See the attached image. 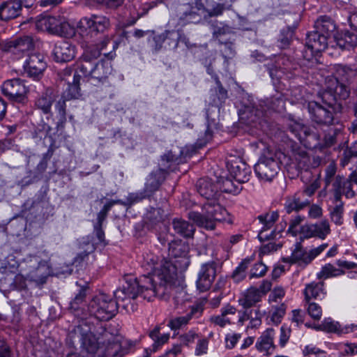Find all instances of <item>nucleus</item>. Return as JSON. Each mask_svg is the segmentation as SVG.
I'll return each instance as SVG.
<instances>
[{"label": "nucleus", "mask_w": 357, "mask_h": 357, "mask_svg": "<svg viewBox=\"0 0 357 357\" xmlns=\"http://www.w3.org/2000/svg\"><path fill=\"white\" fill-rule=\"evenodd\" d=\"M153 281L145 275H142L139 280L130 277L114 292L116 301L105 294H99L90 301L89 311L100 321L112 319L120 307L128 313L134 312L137 309L135 299L138 296L149 301L157 296V289L153 285Z\"/></svg>", "instance_id": "nucleus-1"}, {"label": "nucleus", "mask_w": 357, "mask_h": 357, "mask_svg": "<svg viewBox=\"0 0 357 357\" xmlns=\"http://www.w3.org/2000/svg\"><path fill=\"white\" fill-rule=\"evenodd\" d=\"M188 252V244L177 240L169 243V259H160L151 252L144 256L142 267L145 273L143 275L153 280L152 284L157 289V296L164 294L166 289L172 287L177 269L189 264Z\"/></svg>", "instance_id": "nucleus-2"}, {"label": "nucleus", "mask_w": 357, "mask_h": 357, "mask_svg": "<svg viewBox=\"0 0 357 357\" xmlns=\"http://www.w3.org/2000/svg\"><path fill=\"white\" fill-rule=\"evenodd\" d=\"M198 193L205 199L213 200L204 205V214L197 212H190L189 218L199 227L212 230L217 222H230L229 214L220 204L215 202L220 193L218 192V182L215 183L210 178H200L197 183Z\"/></svg>", "instance_id": "nucleus-3"}, {"label": "nucleus", "mask_w": 357, "mask_h": 357, "mask_svg": "<svg viewBox=\"0 0 357 357\" xmlns=\"http://www.w3.org/2000/svg\"><path fill=\"white\" fill-rule=\"evenodd\" d=\"M105 55L109 56V59H101L96 63L87 61L84 63H80L79 66V71L82 73L84 76L91 77L98 82H105L113 71L111 60L116 54L111 52L108 54H105Z\"/></svg>", "instance_id": "nucleus-4"}, {"label": "nucleus", "mask_w": 357, "mask_h": 357, "mask_svg": "<svg viewBox=\"0 0 357 357\" xmlns=\"http://www.w3.org/2000/svg\"><path fill=\"white\" fill-rule=\"evenodd\" d=\"M111 26L109 19L101 15H91L80 20L77 31L83 37H88L89 33H103Z\"/></svg>", "instance_id": "nucleus-5"}, {"label": "nucleus", "mask_w": 357, "mask_h": 357, "mask_svg": "<svg viewBox=\"0 0 357 357\" xmlns=\"http://www.w3.org/2000/svg\"><path fill=\"white\" fill-rule=\"evenodd\" d=\"M73 337L80 343L81 348L89 354H95L99 348V343L96 336L86 324L76 326L73 333Z\"/></svg>", "instance_id": "nucleus-6"}, {"label": "nucleus", "mask_w": 357, "mask_h": 357, "mask_svg": "<svg viewBox=\"0 0 357 357\" xmlns=\"http://www.w3.org/2000/svg\"><path fill=\"white\" fill-rule=\"evenodd\" d=\"M349 89L337 79H328L326 90L321 95L325 103L331 107L337 99L345 100L349 96Z\"/></svg>", "instance_id": "nucleus-7"}, {"label": "nucleus", "mask_w": 357, "mask_h": 357, "mask_svg": "<svg viewBox=\"0 0 357 357\" xmlns=\"http://www.w3.org/2000/svg\"><path fill=\"white\" fill-rule=\"evenodd\" d=\"M1 91L3 94L9 99L18 102L24 100L28 91L24 81L20 79L5 81L1 86Z\"/></svg>", "instance_id": "nucleus-8"}, {"label": "nucleus", "mask_w": 357, "mask_h": 357, "mask_svg": "<svg viewBox=\"0 0 357 357\" xmlns=\"http://www.w3.org/2000/svg\"><path fill=\"white\" fill-rule=\"evenodd\" d=\"M278 162L272 158L263 157L255 165V172L257 176L263 181H271L278 173Z\"/></svg>", "instance_id": "nucleus-9"}, {"label": "nucleus", "mask_w": 357, "mask_h": 357, "mask_svg": "<svg viewBox=\"0 0 357 357\" xmlns=\"http://www.w3.org/2000/svg\"><path fill=\"white\" fill-rule=\"evenodd\" d=\"M107 338V346L105 349L106 355L111 357H123L128 352L127 346H132V344L120 335H112L105 333Z\"/></svg>", "instance_id": "nucleus-10"}, {"label": "nucleus", "mask_w": 357, "mask_h": 357, "mask_svg": "<svg viewBox=\"0 0 357 357\" xmlns=\"http://www.w3.org/2000/svg\"><path fill=\"white\" fill-rule=\"evenodd\" d=\"M44 56L40 53H34L29 55L24 64V72L27 76L33 79H38L43 75L47 67Z\"/></svg>", "instance_id": "nucleus-11"}, {"label": "nucleus", "mask_w": 357, "mask_h": 357, "mask_svg": "<svg viewBox=\"0 0 357 357\" xmlns=\"http://www.w3.org/2000/svg\"><path fill=\"white\" fill-rule=\"evenodd\" d=\"M216 277V264L213 261L202 265L196 282L197 288L201 292L208 291Z\"/></svg>", "instance_id": "nucleus-12"}, {"label": "nucleus", "mask_w": 357, "mask_h": 357, "mask_svg": "<svg viewBox=\"0 0 357 357\" xmlns=\"http://www.w3.org/2000/svg\"><path fill=\"white\" fill-rule=\"evenodd\" d=\"M28 262L31 270L29 272V276L31 279L44 282L47 277L51 273V268L49 261L41 259L38 256H32L29 257Z\"/></svg>", "instance_id": "nucleus-13"}, {"label": "nucleus", "mask_w": 357, "mask_h": 357, "mask_svg": "<svg viewBox=\"0 0 357 357\" xmlns=\"http://www.w3.org/2000/svg\"><path fill=\"white\" fill-rule=\"evenodd\" d=\"M33 47V38L25 36L8 42L3 47V51L10 52L15 56L16 59H20L32 50Z\"/></svg>", "instance_id": "nucleus-14"}, {"label": "nucleus", "mask_w": 357, "mask_h": 357, "mask_svg": "<svg viewBox=\"0 0 357 357\" xmlns=\"http://www.w3.org/2000/svg\"><path fill=\"white\" fill-rule=\"evenodd\" d=\"M312 260V249L305 243L298 242L290 257L283 259L284 262L308 264Z\"/></svg>", "instance_id": "nucleus-15"}, {"label": "nucleus", "mask_w": 357, "mask_h": 357, "mask_svg": "<svg viewBox=\"0 0 357 357\" xmlns=\"http://www.w3.org/2000/svg\"><path fill=\"white\" fill-rule=\"evenodd\" d=\"M321 315V307L314 303V330L338 334L344 333L340 324L331 318L325 319L321 324H316L315 320H319Z\"/></svg>", "instance_id": "nucleus-16"}, {"label": "nucleus", "mask_w": 357, "mask_h": 357, "mask_svg": "<svg viewBox=\"0 0 357 357\" xmlns=\"http://www.w3.org/2000/svg\"><path fill=\"white\" fill-rule=\"evenodd\" d=\"M53 56L57 62H68L76 54V47L68 41H58L53 49Z\"/></svg>", "instance_id": "nucleus-17"}, {"label": "nucleus", "mask_w": 357, "mask_h": 357, "mask_svg": "<svg viewBox=\"0 0 357 357\" xmlns=\"http://www.w3.org/2000/svg\"><path fill=\"white\" fill-rule=\"evenodd\" d=\"M261 313L259 310L250 309L238 312V325L243 326L245 321H248L246 331L258 328L262 323Z\"/></svg>", "instance_id": "nucleus-18"}, {"label": "nucleus", "mask_w": 357, "mask_h": 357, "mask_svg": "<svg viewBox=\"0 0 357 357\" xmlns=\"http://www.w3.org/2000/svg\"><path fill=\"white\" fill-rule=\"evenodd\" d=\"M301 179L305 184L303 190L297 192L294 195L300 197V202L305 207L310 204V199L312 196V172L309 169H303L301 172Z\"/></svg>", "instance_id": "nucleus-19"}, {"label": "nucleus", "mask_w": 357, "mask_h": 357, "mask_svg": "<svg viewBox=\"0 0 357 357\" xmlns=\"http://www.w3.org/2000/svg\"><path fill=\"white\" fill-rule=\"evenodd\" d=\"M278 218L279 215L277 211H272L258 216V220L262 225L261 229L258 235L261 241L275 238V231H272L270 234L265 232L273 226Z\"/></svg>", "instance_id": "nucleus-20"}, {"label": "nucleus", "mask_w": 357, "mask_h": 357, "mask_svg": "<svg viewBox=\"0 0 357 357\" xmlns=\"http://www.w3.org/2000/svg\"><path fill=\"white\" fill-rule=\"evenodd\" d=\"M333 186L335 202H340L342 195H344L347 198H352L355 195L351 181L344 177H336Z\"/></svg>", "instance_id": "nucleus-21"}, {"label": "nucleus", "mask_w": 357, "mask_h": 357, "mask_svg": "<svg viewBox=\"0 0 357 357\" xmlns=\"http://www.w3.org/2000/svg\"><path fill=\"white\" fill-rule=\"evenodd\" d=\"M275 334V330L272 328L265 330L256 342L255 347L260 352L272 353L275 349L274 344Z\"/></svg>", "instance_id": "nucleus-22"}, {"label": "nucleus", "mask_w": 357, "mask_h": 357, "mask_svg": "<svg viewBox=\"0 0 357 357\" xmlns=\"http://www.w3.org/2000/svg\"><path fill=\"white\" fill-rule=\"evenodd\" d=\"M164 180L165 172L161 169H158L150 174L146 178L143 195L141 199L151 196L153 192L159 188Z\"/></svg>", "instance_id": "nucleus-23"}, {"label": "nucleus", "mask_w": 357, "mask_h": 357, "mask_svg": "<svg viewBox=\"0 0 357 357\" xmlns=\"http://www.w3.org/2000/svg\"><path fill=\"white\" fill-rule=\"evenodd\" d=\"M60 25V21L56 17L50 15H40L35 22L36 28L38 31L52 33H59L61 30Z\"/></svg>", "instance_id": "nucleus-24"}, {"label": "nucleus", "mask_w": 357, "mask_h": 357, "mask_svg": "<svg viewBox=\"0 0 357 357\" xmlns=\"http://www.w3.org/2000/svg\"><path fill=\"white\" fill-rule=\"evenodd\" d=\"M22 10V2L8 0L0 5V20L8 21L18 17Z\"/></svg>", "instance_id": "nucleus-25"}, {"label": "nucleus", "mask_w": 357, "mask_h": 357, "mask_svg": "<svg viewBox=\"0 0 357 357\" xmlns=\"http://www.w3.org/2000/svg\"><path fill=\"white\" fill-rule=\"evenodd\" d=\"M229 171L238 184L248 182L251 175L250 168L241 161L231 163L229 167Z\"/></svg>", "instance_id": "nucleus-26"}, {"label": "nucleus", "mask_w": 357, "mask_h": 357, "mask_svg": "<svg viewBox=\"0 0 357 357\" xmlns=\"http://www.w3.org/2000/svg\"><path fill=\"white\" fill-rule=\"evenodd\" d=\"M54 101L53 91L51 89H47L36 99L35 105L43 113L50 114Z\"/></svg>", "instance_id": "nucleus-27"}, {"label": "nucleus", "mask_w": 357, "mask_h": 357, "mask_svg": "<svg viewBox=\"0 0 357 357\" xmlns=\"http://www.w3.org/2000/svg\"><path fill=\"white\" fill-rule=\"evenodd\" d=\"M259 291L255 287L248 288L244 291L238 299V303L245 310H250V307L261 301Z\"/></svg>", "instance_id": "nucleus-28"}, {"label": "nucleus", "mask_w": 357, "mask_h": 357, "mask_svg": "<svg viewBox=\"0 0 357 357\" xmlns=\"http://www.w3.org/2000/svg\"><path fill=\"white\" fill-rule=\"evenodd\" d=\"M335 39L338 45L342 49H350L356 46L357 37L349 31L338 33L335 36Z\"/></svg>", "instance_id": "nucleus-29"}, {"label": "nucleus", "mask_w": 357, "mask_h": 357, "mask_svg": "<svg viewBox=\"0 0 357 357\" xmlns=\"http://www.w3.org/2000/svg\"><path fill=\"white\" fill-rule=\"evenodd\" d=\"M109 43V40L105 39L99 45H96L86 47L82 56V60L81 63H84L86 61L92 62V59L98 58L100 55L101 51Z\"/></svg>", "instance_id": "nucleus-30"}, {"label": "nucleus", "mask_w": 357, "mask_h": 357, "mask_svg": "<svg viewBox=\"0 0 357 357\" xmlns=\"http://www.w3.org/2000/svg\"><path fill=\"white\" fill-rule=\"evenodd\" d=\"M198 312L199 307L192 306L190 308V312L186 315L178 317L171 319L169 321L168 326L172 330L178 329L183 326L186 325L188 321Z\"/></svg>", "instance_id": "nucleus-31"}, {"label": "nucleus", "mask_w": 357, "mask_h": 357, "mask_svg": "<svg viewBox=\"0 0 357 357\" xmlns=\"http://www.w3.org/2000/svg\"><path fill=\"white\" fill-rule=\"evenodd\" d=\"M174 231L184 237H191L195 231L192 225L182 219H174L172 222Z\"/></svg>", "instance_id": "nucleus-32"}, {"label": "nucleus", "mask_w": 357, "mask_h": 357, "mask_svg": "<svg viewBox=\"0 0 357 357\" xmlns=\"http://www.w3.org/2000/svg\"><path fill=\"white\" fill-rule=\"evenodd\" d=\"M314 121L318 123L329 124L333 121L332 113L316 104V107H314Z\"/></svg>", "instance_id": "nucleus-33"}, {"label": "nucleus", "mask_w": 357, "mask_h": 357, "mask_svg": "<svg viewBox=\"0 0 357 357\" xmlns=\"http://www.w3.org/2000/svg\"><path fill=\"white\" fill-rule=\"evenodd\" d=\"M218 192L238 193L241 190L239 185H236L229 178H220L218 181Z\"/></svg>", "instance_id": "nucleus-34"}, {"label": "nucleus", "mask_w": 357, "mask_h": 357, "mask_svg": "<svg viewBox=\"0 0 357 357\" xmlns=\"http://www.w3.org/2000/svg\"><path fill=\"white\" fill-rule=\"evenodd\" d=\"M251 259L245 258L238 264L232 273V278L235 282H240L245 278L246 270L248 269Z\"/></svg>", "instance_id": "nucleus-35"}, {"label": "nucleus", "mask_w": 357, "mask_h": 357, "mask_svg": "<svg viewBox=\"0 0 357 357\" xmlns=\"http://www.w3.org/2000/svg\"><path fill=\"white\" fill-rule=\"evenodd\" d=\"M79 80L80 76L77 73H74L72 81L68 79V90L66 97L69 99L77 98L79 96Z\"/></svg>", "instance_id": "nucleus-36"}, {"label": "nucleus", "mask_w": 357, "mask_h": 357, "mask_svg": "<svg viewBox=\"0 0 357 357\" xmlns=\"http://www.w3.org/2000/svg\"><path fill=\"white\" fill-rule=\"evenodd\" d=\"M273 310L269 316L268 324L278 326L282 322L286 313L287 306L284 303H282L278 306L273 307Z\"/></svg>", "instance_id": "nucleus-37"}, {"label": "nucleus", "mask_w": 357, "mask_h": 357, "mask_svg": "<svg viewBox=\"0 0 357 357\" xmlns=\"http://www.w3.org/2000/svg\"><path fill=\"white\" fill-rule=\"evenodd\" d=\"M299 200L300 197L296 196L295 195L287 197L284 208L287 213H291L293 211H298L305 207Z\"/></svg>", "instance_id": "nucleus-38"}, {"label": "nucleus", "mask_w": 357, "mask_h": 357, "mask_svg": "<svg viewBox=\"0 0 357 357\" xmlns=\"http://www.w3.org/2000/svg\"><path fill=\"white\" fill-rule=\"evenodd\" d=\"M328 222L326 220L314 225V238L324 239L330 233Z\"/></svg>", "instance_id": "nucleus-39"}, {"label": "nucleus", "mask_w": 357, "mask_h": 357, "mask_svg": "<svg viewBox=\"0 0 357 357\" xmlns=\"http://www.w3.org/2000/svg\"><path fill=\"white\" fill-rule=\"evenodd\" d=\"M343 273V271L328 264L322 268L321 271L317 274V276L318 279L322 280L329 277L338 276Z\"/></svg>", "instance_id": "nucleus-40"}, {"label": "nucleus", "mask_w": 357, "mask_h": 357, "mask_svg": "<svg viewBox=\"0 0 357 357\" xmlns=\"http://www.w3.org/2000/svg\"><path fill=\"white\" fill-rule=\"evenodd\" d=\"M225 10V6L222 3L217 2L208 3L206 6L203 8L209 17H216L221 15Z\"/></svg>", "instance_id": "nucleus-41"}, {"label": "nucleus", "mask_w": 357, "mask_h": 357, "mask_svg": "<svg viewBox=\"0 0 357 357\" xmlns=\"http://www.w3.org/2000/svg\"><path fill=\"white\" fill-rule=\"evenodd\" d=\"M304 217L300 215H296L292 217L289 221V226L287 229V233L291 234L293 236H296L298 234L301 224L303 222Z\"/></svg>", "instance_id": "nucleus-42"}, {"label": "nucleus", "mask_w": 357, "mask_h": 357, "mask_svg": "<svg viewBox=\"0 0 357 357\" xmlns=\"http://www.w3.org/2000/svg\"><path fill=\"white\" fill-rule=\"evenodd\" d=\"M268 271L267 266L262 262H258L253 265L250 271L249 278H258L264 276Z\"/></svg>", "instance_id": "nucleus-43"}, {"label": "nucleus", "mask_w": 357, "mask_h": 357, "mask_svg": "<svg viewBox=\"0 0 357 357\" xmlns=\"http://www.w3.org/2000/svg\"><path fill=\"white\" fill-rule=\"evenodd\" d=\"M327 36L314 32V50L317 52L324 51L328 45Z\"/></svg>", "instance_id": "nucleus-44"}, {"label": "nucleus", "mask_w": 357, "mask_h": 357, "mask_svg": "<svg viewBox=\"0 0 357 357\" xmlns=\"http://www.w3.org/2000/svg\"><path fill=\"white\" fill-rule=\"evenodd\" d=\"M336 205L331 212L332 220L337 225H341L342 222V215L344 211L343 204L340 202H336Z\"/></svg>", "instance_id": "nucleus-45"}, {"label": "nucleus", "mask_w": 357, "mask_h": 357, "mask_svg": "<svg viewBox=\"0 0 357 357\" xmlns=\"http://www.w3.org/2000/svg\"><path fill=\"white\" fill-rule=\"evenodd\" d=\"M231 33V29L229 26L225 25L221 22L217 23L213 26V37L220 40L222 36L227 35Z\"/></svg>", "instance_id": "nucleus-46"}, {"label": "nucleus", "mask_w": 357, "mask_h": 357, "mask_svg": "<svg viewBox=\"0 0 357 357\" xmlns=\"http://www.w3.org/2000/svg\"><path fill=\"white\" fill-rule=\"evenodd\" d=\"M351 73L352 70L350 68L338 65L335 69L336 77H332L331 79H337V80L341 79L342 81L347 80Z\"/></svg>", "instance_id": "nucleus-47"}, {"label": "nucleus", "mask_w": 357, "mask_h": 357, "mask_svg": "<svg viewBox=\"0 0 357 357\" xmlns=\"http://www.w3.org/2000/svg\"><path fill=\"white\" fill-rule=\"evenodd\" d=\"M304 302L305 307L307 311V313L312 316L311 314V306L312 303H311V300L312 298V284L311 283L306 284L305 289L304 290Z\"/></svg>", "instance_id": "nucleus-48"}, {"label": "nucleus", "mask_w": 357, "mask_h": 357, "mask_svg": "<svg viewBox=\"0 0 357 357\" xmlns=\"http://www.w3.org/2000/svg\"><path fill=\"white\" fill-rule=\"evenodd\" d=\"M241 338V334L236 333H230L225 336V347L228 349H233L239 340Z\"/></svg>", "instance_id": "nucleus-49"}, {"label": "nucleus", "mask_w": 357, "mask_h": 357, "mask_svg": "<svg viewBox=\"0 0 357 357\" xmlns=\"http://www.w3.org/2000/svg\"><path fill=\"white\" fill-rule=\"evenodd\" d=\"M291 335V328L286 325H282L280 328V334L279 344L281 347H284L288 342Z\"/></svg>", "instance_id": "nucleus-50"}, {"label": "nucleus", "mask_w": 357, "mask_h": 357, "mask_svg": "<svg viewBox=\"0 0 357 357\" xmlns=\"http://www.w3.org/2000/svg\"><path fill=\"white\" fill-rule=\"evenodd\" d=\"M208 340L206 338L199 339L197 341L195 354L196 356L206 354L208 351Z\"/></svg>", "instance_id": "nucleus-51"}, {"label": "nucleus", "mask_w": 357, "mask_h": 357, "mask_svg": "<svg viewBox=\"0 0 357 357\" xmlns=\"http://www.w3.org/2000/svg\"><path fill=\"white\" fill-rule=\"evenodd\" d=\"M298 234H300V241L305 243V240L310 239L312 237V229L309 225L301 226Z\"/></svg>", "instance_id": "nucleus-52"}, {"label": "nucleus", "mask_w": 357, "mask_h": 357, "mask_svg": "<svg viewBox=\"0 0 357 357\" xmlns=\"http://www.w3.org/2000/svg\"><path fill=\"white\" fill-rule=\"evenodd\" d=\"M210 320L211 323L220 327H225L227 325L231 324L229 319L222 315V314L211 317Z\"/></svg>", "instance_id": "nucleus-53"}, {"label": "nucleus", "mask_w": 357, "mask_h": 357, "mask_svg": "<svg viewBox=\"0 0 357 357\" xmlns=\"http://www.w3.org/2000/svg\"><path fill=\"white\" fill-rule=\"evenodd\" d=\"M285 295V291L282 287H276L273 289L269 296V300L273 302H278L281 300Z\"/></svg>", "instance_id": "nucleus-54"}, {"label": "nucleus", "mask_w": 357, "mask_h": 357, "mask_svg": "<svg viewBox=\"0 0 357 357\" xmlns=\"http://www.w3.org/2000/svg\"><path fill=\"white\" fill-rule=\"evenodd\" d=\"M305 313L301 310L296 309L291 311V321L299 326L304 322Z\"/></svg>", "instance_id": "nucleus-55"}, {"label": "nucleus", "mask_w": 357, "mask_h": 357, "mask_svg": "<svg viewBox=\"0 0 357 357\" xmlns=\"http://www.w3.org/2000/svg\"><path fill=\"white\" fill-rule=\"evenodd\" d=\"M197 335L192 331H189L188 333L182 335L179 337L181 344L189 345L195 341V339Z\"/></svg>", "instance_id": "nucleus-56"}, {"label": "nucleus", "mask_w": 357, "mask_h": 357, "mask_svg": "<svg viewBox=\"0 0 357 357\" xmlns=\"http://www.w3.org/2000/svg\"><path fill=\"white\" fill-rule=\"evenodd\" d=\"M86 297V292L84 289H81L79 292L75 296L73 301L70 303L72 309L77 310L78 305L82 303Z\"/></svg>", "instance_id": "nucleus-57"}, {"label": "nucleus", "mask_w": 357, "mask_h": 357, "mask_svg": "<svg viewBox=\"0 0 357 357\" xmlns=\"http://www.w3.org/2000/svg\"><path fill=\"white\" fill-rule=\"evenodd\" d=\"M221 52L222 56L226 60L231 59L235 54V51L234 50L231 43H226L224 46V49L221 50Z\"/></svg>", "instance_id": "nucleus-58"}, {"label": "nucleus", "mask_w": 357, "mask_h": 357, "mask_svg": "<svg viewBox=\"0 0 357 357\" xmlns=\"http://www.w3.org/2000/svg\"><path fill=\"white\" fill-rule=\"evenodd\" d=\"M188 300V295L183 289H181L176 292L174 296V301L176 305H182L185 301Z\"/></svg>", "instance_id": "nucleus-59"}, {"label": "nucleus", "mask_w": 357, "mask_h": 357, "mask_svg": "<svg viewBox=\"0 0 357 357\" xmlns=\"http://www.w3.org/2000/svg\"><path fill=\"white\" fill-rule=\"evenodd\" d=\"M326 294L323 282H319L314 286V298H323Z\"/></svg>", "instance_id": "nucleus-60"}, {"label": "nucleus", "mask_w": 357, "mask_h": 357, "mask_svg": "<svg viewBox=\"0 0 357 357\" xmlns=\"http://www.w3.org/2000/svg\"><path fill=\"white\" fill-rule=\"evenodd\" d=\"M353 158H357V151L351 149H346L344 151L343 165H347Z\"/></svg>", "instance_id": "nucleus-61"}, {"label": "nucleus", "mask_w": 357, "mask_h": 357, "mask_svg": "<svg viewBox=\"0 0 357 357\" xmlns=\"http://www.w3.org/2000/svg\"><path fill=\"white\" fill-rule=\"evenodd\" d=\"M335 130L333 131V133H328L324 137V142L326 146H331L335 144L337 142V137L340 134L337 133Z\"/></svg>", "instance_id": "nucleus-62"}, {"label": "nucleus", "mask_w": 357, "mask_h": 357, "mask_svg": "<svg viewBox=\"0 0 357 357\" xmlns=\"http://www.w3.org/2000/svg\"><path fill=\"white\" fill-rule=\"evenodd\" d=\"M279 248V245L274 243H268L264 245L260 250V254L268 255L272 252L276 251Z\"/></svg>", "instance_id": "nucleus-63"}, {"label": "nucleus", "mask_w": 357, "mask_h": 357, "mask_svg": "<svg viewBox=\"0 0 357 357\" xmlns=\"http://www.w3.org/2000/svg\"><path fill=\"white\" fill-rule=\"evenodd\" d=\"M243 239V236L241 234H235L230 236L225 241V245L227 248L230 246H232L238 242H240Z\"/></svg>", "instance_id": "nucleus-64"}]
</instances>
